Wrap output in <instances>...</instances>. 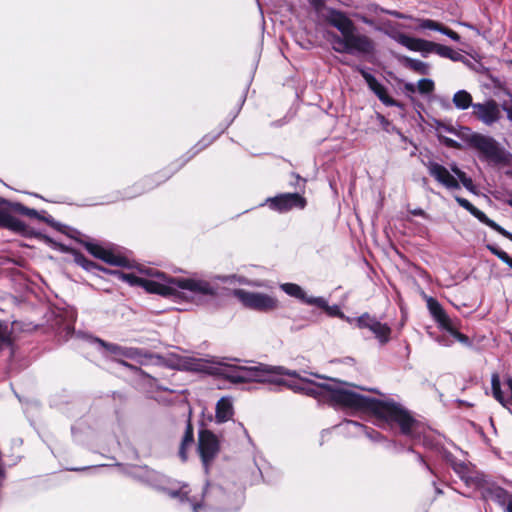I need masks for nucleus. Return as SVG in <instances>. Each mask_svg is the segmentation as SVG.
I'll return each mask as SVG.
<instances>
[{
    "mask_svg": "<svg viewBox=\"0 0 512 512\" xmlns=\"http://www.w3.org/2000/svg\"><path fill=\"white\" fill-rule=\"evenodd\" d=\"M282 375L298 378L299 382L289 383L288 386L294 391L303 392L314 398L325 397L334 405L352 409L355 411L371 412L378 419L392 425L397 424L401 433L413 440L420 435L422 426L402 405L393 401H381L378 399L363 396L354 391L346 389L335 382L315 383L306 378L300 377L296 371L285 370L283 367H270L258 363V384L267 383L273 385H283L286 382L281 378Z\"/></svg>",
    "mask_w": 512,
    "mask_h": 512,
    "instance_id": "obj_1",
    "label": "nucleus"
},
{
    "mask_svg": "<svg viewBox=\"0 0 512 512\" xmlns=\"http://www.w3.org/2000/svg\"><path fill=\"white\" fill-rule=\"evenodd\" d=\"M129 271L112 270L106 274L115 276L131 287H141L148 293L160 295L177 303L186 302L193 295L205 294L204 283L195 282L190 277L170 276L158 269L136 264Z\"/></svg>",
    "mask_w": 512,
    "mask_h": 512,
    "instance_id": "obj_2",
    "label": "nucleus"
},
{
    "mask_svg": "<svg viewBox=\"0 0 512 512\" xmlns=\"http://www.w3.org/2000/svg\"><path fill=\"white\" fill-rule=\"evenodd\" d=\"M240 362L239 358L232 357H185L180 359L179 368L212 376L231 384L256 382V366H245L241 365Z\"/></svg>",
    "mask_w": 512,
    "mask_h": 512,
    "instance_id": "obj_3",
    "label": "nucleus"
},
{
    "mask_svg": "<svg viewBox=\"0 0 512 512\" xmlns=\"http://www.w3.org/2000/svg\"><path fill=\"white\" fill-rule=\"evenodd\" d=\"M325 20L340 32V35L336 33L330 35V43L335 52L364 58L374 55L376 50L374 40L359 33L354 22L345 12L327 8Z\"/></svg>",
    "mask_w": 512,
    "mask_h": 512,
    "instance_id": "obj_4",
    "label": "nucleus"
},
{
    "mask_svg": "<svg viewBox=\"0 0 512 512\" xmlns=\"http://www.w3.org/2000/svg\"><path fill=\"white\" fill-rule=\"evenodd\" d=\"M195 282L204 283L205 294H195L193 298H186V303L197 306H219L226 298H237L245 307L256 310V292L240 288L220 286L215 281H207L197 276H190Z\"/></svg>",
    "mask_w": 512,
    "mask_h": 512,
    "instance_id": "obj_5",
    "label": "nucleus"
},
{
    "mask_svg": "<svg viewBox=\"0 0 512 512\" xmlns=\"http://www.w3.org/2000/svg\"><path fill=\"white\" fill-rule=\"evenodd\" d=\"M70 239L84 247L94 258L103 261L110 266L133 268L132 260L120 252V247L107 241H98L80 231L79 235H70Z\"/></svg>",
    "mask_w": 512,
    "mask_h": 512,
    "instance_id": "obj_6",
    "label": "nucleus"
},
{
    "mask_svg": "<svg viewBox=\"0 0 512 512\" xmlns=\"http://www.w3.org/2000/svg\"><path fill=\"white\" fill-rule=\"evenodd\" d=\"M27 238H35L45 245L50 247L51 249L58 251L63 254H70L73 256L74 262L88 272L95 273L96 271H100L103 273L108 272V268L100 265L99 263L91 260L86 257L81 251L77 250L73 246L64 244L60 241L55 240L53 237L49 236L45 232L41 230H37L30 225L28 226L27 231L25 232V236Z\"/></svg>",
    "mask_w": 512,
    "mask_h": 512,
    "instance_id": "obj_7",
    "label": "nucleus"
},
{
    "mask_svg": "<svg viewBox=\"0 0 512 512\" xmlns=\"http://www.w3.org/2000/svg\"><path fill=\"white\" fill-rule=\"evenodd\" d=\"M223 437L207 427L204 421H199L196 452L206 473L221 451Z\"/></svg>",
    "mask_w": 512,
    "mask_h": 512,
    "instance_id": "obj_8",
    "label": "nucleus"
},
{
    "mask_svg": "<svg viewBox=\"0 0 512 512\" xmlns=\"http://www.w3.org/2000/svg\"><path fill=\"white\" fill-rule=\"evenodd\" d=\"M134 476V481L149 487L156 492L163 489L164 484H179V482L166 474L157 471L148 465H139L137 475Z\"/></svg>",
    "mask_w": 512,
    "mask_h": 512,
    "instance_id": "obj_9",
    "label": "nucleus"
},
{
    "mask_svg": "<svg viewBox=\"0 0 512 512\" xmlns=\"http://www.w3.org/2000/svg\"><path fill=\"white\" fill-rule=\"evenodd\" d=\"M466 143L480 152L485 158L499 161L501 150L497 142L490 136L480 133H471L465 138Z\"/></svg>",
    "mask_w": 512,
    "mask_h": 512,
    "instance_id": "obj_10",
    "label": "nucleus"
},
{
    "mask_svg": "<svg viewBox=\"0 0 512 512\" xmlns=\"http://www.w3.org/2000/svg\"><path fill=\"white\" fill-rule=\"evenodd\" d=\"M472 116L487 126H492L501 119L499 104L493 100L472 105Z\"/></svg>",
    "mask_w": 512,
    "mask_h": 512,
    "instance_id": "obj_11",
    "label": "nucleus"
},
{
    "mask_svg": "<svg viewBox=\"0 0 512 512\" xmlns=\"http://www.w3.org/2000/svg\"><path fill=\"white\" fill-rule=\"evenodd\" d=\"M269 208L278 212H287L294 208L303 209L306 206V199L298 193H286L266 200Z\"/></svg>",
    "mask_w": 512,
    "mask_h": 512,
    "instance_id": "obj_12",
    "label": "nucleus"
},
{
    "mask_svg": "<svg viewBox=\"0 0 512 512\" xmlns=\"http://www.w3.org/2000/svg\"><path fill=\"white\" fill-rule=\"evenodd\" d=\"M356 71H358L361 76L364 78L367 83L369 89L379 98V100L386 106H400V103L394 100L392 97L388 95L387 89L384 85H382L378 80L370 74L366 69L361 66L355 67Z\"/></svg>",
    "mask_w": 512,
    "mask_h": 512,
    "instance_id": "obj_13",
    "label": "nucleus"
},
{
    "mask_svg": "<svg viewBox=\"0 0 512 512\" xmlns=\"http://www.w3.org/2000/svg\"><path fill=\"white\" fill-rule=\"evenodd\" d=\"M455 200L456 202L461 206L463 207L464 209H466L467 211H469L475 218H477L481 223L489 226L490 228H492L493 230H495L496 232H498L499 234H501L502 236H504L505 238L509 239L510 241H512V233H510L509 231L505 230L503 227H501L500 225H498L495 221L491 220L490 218H488L486 216V214L484 212H482L481 210H479L478 208H476L472 203H470L467 199L465 198H462V197H459V196H455Z\"/></svg>",
    "mask_w": 512,
    "mask_h": 512,
    "instance_id": "obj_14",
    "label": "nucleus"
},
{
    "mask_svg": "<svg viewBox=\"0 0 512 512\" xmlns=\"http://www.w3.org/2000/svg\"><path fill=\"white\" fill-rule=\"evenodd\" d=\"M426 168L428 169L429 174L441 185L446 187L447 189H459L460 185L455 176H453L446 167L443 165L434 162L428 161L425 163Z\"/></svg>",
    "mask_w": 512,
    "mask_h": 512,
    "instance_id": "obj_15",
    "label": "nucleus"
},
{
    "mask_svg": "<svg viewBox=\"0 0 512 512\" xmlns=\"http://www.w3.org/2000/svg\"><path fill=\"white\" fill-rule=\"evenodd\" d=\"M234 414L232 398L229 396L221 397L215 406V416L212 414L207 416L208 421H215L216 424H223L229 421Z\"/></svg>",
    "mask_w": 512,
    "mask_h": 512,
    "instance_id": "obj_16",
    "label": "nucleus"
},
{
    "mask_svg": "<svg viewBox=\"0 0 512 512\" xmlns=\"http://www.w3.org/2000/svg\"><path fill=\"white\" fill-rule=\"evenodd\" d=\"M96 341L101 347L113 355L124 356L129 359H136L142 356H147L145 350L142 348L124 347L118 344L107 342L100 338H96Z\"/></svg>",
    "mask_w": 512,
    "mask_h": 512,
    "instance_id": "obj_17",
    "label": "nucleus"
},
{
    "mask_svg": "<svg viewBox=\"0 0 512 512\" xmlns=\"http://www.w3.org/2000/svg\"><path fill=\"white\" fill-rule=\"evenodd\" d=\"M282 290L287 293L288 295L295 297L302 302L309 304V305H315L319 308H325L326 307V300L322 297H308L304 290L297 284L294 283H285L281 285Z\"/></svg>",
    "mask_w": 512,
    "mask_h": 512,
    "instance_id": "obj_18",
    "label": "nucleus"
},
{
    "mask_svg": "<svg viewBox=\"0 0 512 512\" xmlns=\"http://www.w3.org/2000/svg\"><path fill=\"white\" fill-rule=\"evenodd\" d=\"M29 224L0 208V228L25 236Z\"/></svg>",
    "mask_w": 512,
    "mask_h": 512,
    "instance_id": "obj_19",
    "label": "nucleus"
},
{
    "mask_svg": "<svg viewBox=\"0 0 512 512\" xmlns=\"http://www.w3.org/2000/svg\"><path fill=\"white\" fill-rule=\"evenodd\" d=\"M35 219L46 223L51 228H53L54 230H56L57 232H59L61 234H64L69 239H70V235H79L80 234V230L56 220L50 214H48L45 210H39L38 217H35Z\"/></svg>",
    "mask_w": 512,
    "mask_h": 512,
    "instance_id": "obj_20",
    "label": "nucleus"
},
{
    "mask_svg": "<svg viewBox=\"0 0 512 512\" xmlns=\"http://www.w3.org/2000/svg\"><path fill=\"white\" fill-rule=\"evenodd\" d=\"M195 444V435H194V425L191 419V416L188 417L185 425V430L182 435L178 456L182 462H186L188 460V450L189 448Z\"/></svg>",
    "mask_w": 512,
    "mask_h": 512,
    "instance_id": "obj_21",
    "label": "nucleus"
},
{
    "mask_svg": "<svg viewBox=\"0 0 512 512\" xmlns=\"http://www.w3.org/2000/svg\"><path fill=\"white\" fill-rule=\"evenodd\" d=\"M174 485L175 484H164L163 489H161L159 493H164L168 495L170 498L178 499L180 503H190L193 512H199L203 504L201 502H194L189 497L188 492H183L181 489H175L173 488Z\"/></svg>",
    "mask_w": 512,
    "mask_h": 512,
    "instance_id": "obj_22",
    "label": "nucleus"
},
{
    "mask_svg": "<svg viewBox=\"0 0 512 512\" xmlns=\"http://www.w3.org/2000/svg\"><path fill=\"white\" fill-rule=\"evenodd\" d=\"M1 202H4L3 209L7 210L10 214H12L10 212V211H12L16 214L26 216L30 219H35V217H38L39 210H37L35 208L28 207L20 201H13V200L5 198V199H1Z\"/></svg>",
    "mask_w": 512,
    "mask_h": 512,
    "instance_id": "obj_23",
    "label": "nucleus"
},
{
    "mask_svg": "<svg viewBox=\"0 0 512 512\" xmlns=\"http://www.w3.org/2000/svg\"><path fill=\"white\" fill-rule=\"evenodd\" d=\"M506 386L510 391V397H505L501 390V382L498 373H493L491 376V388L493 397L500 402L503 406H506L512 401V378L506 380Z\"/></svg>",
    "mask_w": 512,
    "mask_h": 512,
    "instance_id": "obj_24",
    "label": "nucleus"
},
{
    "mask_svg": "<svg viewBox=\"0 0 512 512\" xmlns=\"http://www.w3.org/2000/svg\"><path fill=\"white\" fill-rule=\"evenodd\" d=\"M417 22L419 24L418 25L419 29H430V30L439 31L442 34L447 35L449 38H451L454 41H459L460 40V35L458 33H456L455 31H453L451 29H449L446 26H443L439 22H436V21L431 20V19H417Z\"/></svg>",
    "mask_w": 512,
    "mask_h": 512,
    "instance_id": "obj_25",
    "label": "nucleus"
},
{
    "mask_svg": "<svg viewBox=\"0 0 512 512\" xmlns=\"http://www.w3.org/2000/svg\"><path fill=\"white\" fill-rule=\"evenodd\" d=\"M247 90H248V88H246L242 92L236 107L230 111L227 118L219 123L217 130L221 133V135L230 127V125L234 122V120L237 118L238 114L240 113V111L246 101Z\"/></svg>",
    "mask_w": 512,
    "mask_h": 512,
    "instance_id": "obj_26",
    "label": "nucleus"
},
{
    "mask_svg": "<svg viewBox=\"0 0 512 512\" xmlns=\"http://www.w3.org/2000/svg\"><path fill=\"white\" fill-rule=\"evenodd\" d=\"M56 317L59 318L58 324L63 326L65 330L70 331L74 329L77 319V313L74 309L58 310Z\"/></svg>",
    "mask_w": 512,
    "mask_h": 512,
    "instance_id": "obj_27",
    "label": "nucleus"
},
{
    "mask_svg": "<svg viewBox=\"0 0 512 512\" xmlns=\"http://www.w3.org/2000/svg\"><path fill=\"white\" fill-rule=\"evenodd\" d=\"M142 194L143 193L136 192V190L134 188V184H133V185L126 187L122 190H117V191L113 192L110 195V199L107 200L105 203H115L118 201L130 200V199L136 198Z\"/></svg>",
    "mask_w": 512,
    "mask_h": 512,
    "instance_id": "obj_28",
    "label": "nucleus"
},
{
    "mask_svg": "<svg viewBox=\"0 0 512 512\" xmlns=\"http://www.w3.org/2000/svg\"><path fill=\"white\" fill-rule=\"evenodd\" d=\"M370 331L375 335L381 344H385L390 340L391 328L386 323H381L376 320Z\"/></svg>",
    "mask_w": 512,
    "mask_h": 512,
    "instance_id": "obj_29",
    "label": "nucleus"
},
{
    "mask_svg": "<svg viewBox=\"0 0 512 512\" xmlns=\"http://www.w3.org/2000/svg\"><path fill=\"white\" fill-rule=\"evenodd\" d=\"M453 104L457 109L465 110L472 107L475 103L472 102V96L466 90H459L453 96Z\"/></svg>",
    "mask_w": 512,
    "mask_h": 512,
    "instance_id": "obj_30",
    "label": "nucleus"
},
{
    "mask_svg": "<svg viewBox=\"0 0 512 512\" xmlns=\"http://www.w3.org/2000/svg\"><path fill=\"white\" fill-rule=\"evenodd\" d=\"M395 40L403 45L404 47L408 48L411 51H417L419 52V49H422L421 44L423 43V39L410 37L406 34L400 33L397 36H395Z\"/></svg>",
    "mask_w": 512,
    "mask_h": 512,
    "instance_id": "obj_31",
    "label": "nucleus"
},
{
    "mask_svg": "<svg viewBox=\"0 0 512 512\" xmlns=\"http://www.w3.org/2000/svg\"><path fill=\"white\" fill-rule=\"evenodd\" d=\"M158 186L159 183H157V180L155 179V176H153V174L147 175L134 183V188L138 193L149 192Z\"/></svg>",
    "mask_w": 512,
    "mask_h": 512,
    "instance_id": "obj_32",
    "label": "nucleus"
},
{
    "mask_svg": "<svg viewBox=\"0 0 512 512\" xmlns=\"http://www.w3.org/2000/svg\"><path fill=\"white\" fill-rule=\"evenodd\" d=\"M198 153H199V151H197V149L193 146L185 154H183L180 158H178L177 160L171 162L172 163V169H171V171H168V172L170 174L177 173L190 160H192Z\"/></svg>",
    "mask_w": 512,
    "mask_h": 512,
    "instance_id": "obj_33",
    "label": "nucleus"
},
{
    "mask_svg": "<svg viewBox=\"0 0 512 512\" xmlns=\"http://www.w3.org/2000/svg\"><path fill=\"white\" fill-rule=\"evenodd\" d=\"M404 63H405V66L421 75H428L429 74V64L423 62V61H420V60H417V59H413V58H409V57H405L404 58Z\"/></svg>",
    "mask_w": 512,
    "mask_h": 512,
    "instance_id": "obj_34",
    "label": "nucleus"
},
{
    "mask_svg": "<svg viewBox=\"0 0 512 512\" xmlns=\"http://www.w3.org/2000/svg\"><path fill=\"white\" fill-rule=\"evenodd\" d=\"M208 487H210V491L211 493H213L216 497H220V503L223 505L221 507V509L224 511V512H227L228 511V508L225 506L226 503H227V495H226V492L224 490V488L220 485H210L209 483L206 484L204 490H203V495H206L208 493Z\"/></svg>",
    "mask_w": 512,
    "mask_h": 512,
    "instance_id": "obj_35",
    "label": "nucleus"
},
{
    "mask_svg": "<svg viewBox=\"0 0 512 512\" xmlns=\"http://www.w3.org/2000/svg\"><path fill=\"white\" fill-rule=\"evenodd\" d=\"M278 307V301L268 295L258 293V310L271 311Z\"/></svg>",
    "mask_w": 512,
    "mask_h": 512,
    "instance_id": "obj_36",
    "label": "nucleus"
},
{
    "mask_svg": "<svg viewBox=\"0 0 512 512\" xmlns=\"http://www.w3.org/2000/svg\"><path fill=\"white\" fill-rule=\"evenodd\" d=\"M490 498L504 508L506 507L509 500H511L508 492L500 487H496L490 490Z\"/></svg>",
    "mask_w": 512,
    "mask_h": 512,
    "instance_id": "obj_37",
    "label": "nucleus"
},
{
    "mask_svg": "<svg viewBox=\"0 0 512 512\" xmlns=\"http://www.w3.org/2000/svg\"><path fill=\"white\" fill-rule=\"evenodd\" d=\"M427 306H428V309H429L431 315L436 320V322L439 319L443 320L444 314L446 312L443 310L442 306L440 305V303L436 299H434L432 297L428 298Z\"/></svg>",
    "mask_w": 512,
    "mask_h": 512,
    "instance_id": "obj_38",
    "label": "nucleus"
},
{
    "mask_svg": "<svg viewBox=\"0 0 512 512\" xmlns=\"http://www.w3.org/2000/svg\"><path fill=\"white\" fill-rule=\"evenodd\" d=\"M221 136V133L217 130L215 133H208L204 135L195 145L194 147L197 149V151L201 152L208 146H210L213 142H215L219 137Z\"/></svg>",
    "mask_w": 512,
    "mask_h": 512,
    "instance_id": "obj_39",
    "label": "nucleus"
},
{
    "mask_svg": "<svg viewBox=\"0 0 512 512\" xmlns=\"http://www.w3.org/2000/svg\"><path fill=\"white\" fill-rule=\"evenodd\" d=\"M435 53H437L441 57L449 58L453 61H457L461 58V55L458 52L454 51L452 48L437 43Z\"/></svg>",
    "mask_w": 512,
    "mask_h": 512,
    "instance_id": "obj_40",
    "label": "nucleus"
},
{
    "mask_svg": "<svg viewBox=\"0 0 512 512\" xmlns=\"http://www.w3.org/2000/svg\"><path fill=\"white\" fill-rule=\"evenodd\" d=\"M11 342L8 324L0 320V351Z\"/></svg>",
    "mask_w": 512,
    "mask_h": 512,
    "instance_id": "obj_41",
    "label": "nucleus"
},
{
    "mask_svg": "<svg viewBox=\"0 0 512 512\" xmlns=\"http://www.w3.org/2000/svg\"><path fill=\"white\" fill-rule=\"evenodd\" d=\"M452 171L455 173L459 181L463 184V186L472 191L474 188L473 181L471 178L467 177L466 173L460 170L458 167L453 166Z\"/></svg>",
    "mask_w": 512,
    "mask_h": 512,
    "instance_id": "obj_42",
    "label": "nucleus"
},
{
    "mask_svg": "<svg viewBox=\"0 0 512 512\" xmlns=\"http://www.w3.org/2000/svg\"><path fill=\"white\" fill-rule=\"evenodd\" d=\"M115 466L118 467L122 474L134 480V474L137 475L139 465L134 464H123V463H115Z\"/></svg>",
    "mask_w": 512,
    "mask_h": 512,
    "instance_id": "obj_43",
    "label": "nucleus"
},
{
    "mask_svg": "<svg viewBox=\"0 0 512 512\" xmlns=\"http://www.w3.org/2000/svg\"><path fill=\"white\" fill-rule=\"evenodd\" d=\"M376 318L372 317L368 313H364L356 319V324L359 328L371 329L376 322Z\"/></svg>",
    "mask_w": 512,
    "mask_h": 512,
    "instance_id": "obj_44",
    "label": "nucleus"
},
{
    "mask_svg": "<svg viewBox=\"0 0 512 512\" xmlns=\"http://www.w3.org/2000/svg\"><path fill=\"white\" fill-rule=\"evenodd\" d=\"M439 326L446 331H448L451 335L457 331V324L454 320H452L446 313L444 314L443 320L439 319L437 321Z\"/></svg>",
    "mask_w": 512,
    "mask_h": 512,
    "instance_id": "obj_45",
    "label": "nucleus"
},
{
    "mask_svg": "<svg viewBox=\"0 0 512 512\" xmlns=\"http://www.w3.org/2000/svg\"><path fill=\"white\" fill-rule=\"evenodd\" d=\"M417 90L421 94H429L434 90V82L431 79H421L418 81Z\"/></svg>",
    "mask_w": 512,
    "mask_h": 512,
    "instance_id": "obj_46",
    "label": "nucleus"
},
{
    "mask_svg": "<svg viewBox=\"0 0 512 512\" xmlns=\"http://www.w3.org/2000/svg\"><path fill=\"white\" fill-rule=\"evenodd\" d=\"M171 169H172V163H170L168 166H166L162 170L153 174V176H155V179L157 180V183H159V185L166 182L174 175V174H170L168 172V171H171Z\"/></svg>",
    "mask_w": 512,
    "mask_h": 512,
    "instance_id": "obj_47",
    "label": "nucleus"
},
{
    "mask_svg": "<svg viewBox=\"0 0 512 512\" xmlns=\"http://www.w3.org/2000/svg\"><path fill=\"white\" fill-rule=\"evenodd\" d=\"M214 280H219L222 283H227L229 285L235 286L237 283L242 284L244 279L242 277H237L235 274L232 275H217L214 277Z\"/></svg>",
    "mask_w": 512,
    "mask_h": 512,
    "instance_id": "obj_48",
    "label": "nucleus"
},
{
    "mask_svg": "<svg viewBox=\"0 0 512 512\" xmlns=\"http://www.w3.org/2000/svg\"><path fill=\"white\" fill-rule=\"evenodd\" d=\"M348 423L356 426V427H359L361 429H363L366 433V435L373 441H378V440H381L383 437L382 435L378 432V431H375L373 429H368L367 427H364L362 425H360L359 423L357 422H354V421H349Z\"/></svg>",
    "mask_w": 512,
    "mask_h": 512,
    "instance_id": "obj_49",
    "label": "nucleus"
},
{
    "mask_svg": "<svg viewBox=\"0 0 512 512\" xmlns=\"http://www.w3.org/2000/svg\"><path fill=\"white\" fill-rule=\"evenodd\" d=\"M424 44H421L422 49H419V52H422L424 55L427 53L435 52L436 50V43L423 40Z\"/></svg>",
    "mask_w": 512,
    "mask_h": 512,
    "instance_id": "obj_50",
    "label": "nucleus"
},
{
    "mask_svg": "<svg viewBox=\"0 0 512 512\" xmlns=\"http://www.w3.org/2000/svg\"><path fill=\"white\" fill-rule=\"evenodd\" d=\"M452 336H453L456 340H458L460 343H462V344H464V345H466V346H471V341H470V339H469L466 335H464V334L460 333L458 330H457L456 332H454V333L452 334Z\"/></svg>",
    "mask_w": 512,
    "mask_h": 512,
    "instance_id": "obj_51",
    "label": "nucleus"
},
{
    "mask_svg": "<svg viewBox=\"0 0 512 512\" xmlns=\"http://www.w3.org/2000/svg\"><path fill=\"white\" fill-rule=\"evenodd\" d=\"M497 257L502 260L507 265L510 263L512 258L503 250L500 251V253L497 255Z\"/></svg>",
    "mask_w": 512,
    "mask_h": 512,
    "instance_id": "obj_52",
    "label": "nucleus"
},
{
    "mask_svg": "<svg viewBox=\"0 0 512 512\" xmlns=\"http://www.w3.org/2000/svg\"><path fill=\"white\" fill-rule=\"evenodd\" d=\"M410 213L414 216H421V217L427 218L426 212L421 208H416V209L410 210Z\"/></svg>",
    "mask_w": 512,
    "mask_h": 512,
    "instance_id": "obj_53",
    "label": "nucleus"
},
{
    "mask_svg": "<svg viewBox=\"0 0 512 512\" xmlns=\"http://www.w3.org/2000/svg\"><path fill=\"white\" fill-rule=\"evenodd\" d=\"M105 465H99V466H86V467H75V468H70L69 470L71 471H85V470H88V469H96V468H102L104 467Z\"/></svg>",
    "mask_w": 512,
    "mask_h": 512,
    "instance_id": "obj_54",
    "label": "nucleus"
},
{
    "mask_svg": "<svg viewBox=\"0 0 512 512\" xmlns=\"http://www.w3.org/2000/svg\"><path fill=\"white\" fill-rule=\"evenodd\" d=\"M385 13L393 16V17H396V18H399V19H404V18H407V16H405L404 14L398 12V11H390V10H385Z\"/></svg>",
    "mask_w": 512,
    "mask_h": 512,
    "instance_id": "obj_55",
    "label": "nucleus"
},
{
    "mask_svg": "<svg viewBox=\"0 0 512 512\" xmlns=\"http://www.w3.org/2000/svg\"><path fill=\"white\" fill-rule=\"evenodd\" d=\"M404 89H405L406 92L415 93L417 87L413 83H406L404 85Z\"/></svg>",
    "mask_w": 512,
    "mask_h": 512,
    "instance_id": "obj_56",
    "label": "nucleus"
},
{
    "mask_svg": "<svg viewBox=\"0 0 512 512\" xmlns=\"http://www.w3.org/2000/svg\"><path fill=\"white\" fill-rule=\"evenodd\" d=\"M487 249L495 256H497L501 251L499 248L491 244L487 245Z\"/></svg>",
    "mask_w": 512,
    "mask_h": 512,
    "instance_id": "obj_57",
    "label": "nucleus"
},
{
    "mask_svg": "<svg viewBox=\"0 0 512 512\" xmlns=\"http://www.w3.org/2000/svg\"><path fill=\"white\" fill-rule=\"evenodd\" d=\"M445 144L451 148H457L459 146L455 140L450 138L445 139Z\"/></svg>",
    "mask_w": 512,
    "mask_h": 512,
    "instance_id": "obj_58",
    "label": "nucleus"
},
{
    "mask_svg": "<svg viewBox=\"0 0 512 512\" xmlns=\"http://www.w3.org/2000/svg\"><path fill=\"white\" fill-rule=\"evenodd\" d=\"M378 118L381 122V124L383 125L384 129H388L387 127L390 125V122L383 116V115H378Z\"/></svg>",
    "mask_w": 512,
    "mask_h": 512,
    "instance_id": "obj_59",
    "label": "nucleus"
},
{
    "mask_svg": "<svg viewBox=\"0 0 512 512\" xmlns=\"http://www.w3.org/2000/svg\"><path fill=\"white\" fill-rule=\"evenodd\" d=\"M324 309L327 310L329 312V314H331V315H337L339 313V309H338L337 306H334L333 308H330L326 304V307Z\"/></svg>",
    "mask_w": 512,
    "mask_h": 512,
    "instance_id": "obj_60",
    "label": "nucleus"
},
{
    "mask_svg": "<svg viewBox=\"0 0 512 512\" xmlns=\"http://www.w3.org/2000/svg\"><path fill=\"white\" fill-rule=\"evenodd\" d=\"M505 511L506 512H512V499L509 500V502L507 503V505L505 507Z\"/></svg>",
    "mask_w": 512,
    "mask_h": 512,
    "instance_id": "obj_61",
    "label": "nucleus"
},
{
    "mask_svg": "<svg viewBox=\"0 0 512 512\" xmlns=\"http://www.w3.org/2000/svg\"><path fill=\"white\" fill-rule=\"evenodd\" d=\"M365 24L367 25H372V21L366 17H361L360 18Z\"/></svg>",
    "mask_w": 512,
    "mask_h": 512,
    "instance_id": "obj_62",
    "label": "nucleus"
},
{
    "mask_svg": "<svg viewBox=\"0 0 512 512\" xmlns=\"http://www.w3.org/2000/svg\"><path fill=\"white\" fill-rule=\"evenodd\" d=\"M119 363L124 365V366H126V367L133 368V366L131 364L127 363L126 361H122L121 360V361H119Z\"/></svg>",
    "mask_w": 512,
    "mask_h": 512,
    "instance_id": "obj_63",
    "label": "nucleus"
},
{
    "mask_svg": "<svg viewBox=\"0 0 512 512\" xmlns=\"http://www.w3.org/2000/svg\"><path fill=\"white\" fill-rule=\"evenodd\" d=\"M506 203H507L510 207H512V196H511L509 199H507V200H506Z\"/></svg>",
    "mask_w": 512,
    "mask_h": 512,
    "instance_id": "obj_64",
    "label": "nucleus"
}]
</instances>
